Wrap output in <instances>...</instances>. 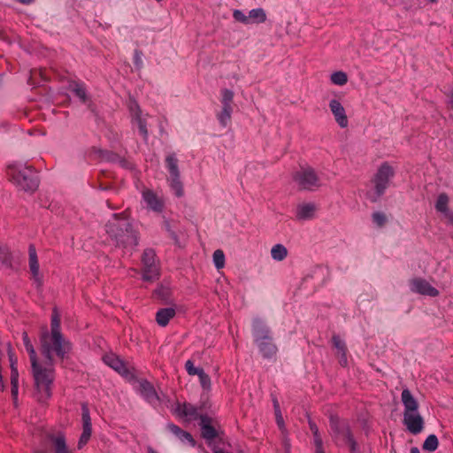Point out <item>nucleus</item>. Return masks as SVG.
Listing matches in <instances>:
<instances>
[{"instance_id":"obj_4","label":"nucleus","mask_w":453,"mask_h":453,"mask_svg":"<svg viewBox=\"0 0 453 453\" xmlns=\"http://www.w3.org/2000/svg\"><path fill=\"white\" fill-rule=\"evenodd\" d=\"M7 175L20 190L34 192L39 186L37 173L32 166L20 163L11 164L7 168Z\"/></svg>"},{"instance_id":"obj_17","label":"nucleus","mask_w":453,"mask_h":453,"mask_svg":"<svg viewBox=\"0 0 453 453\" xmlns=\"http://www.w3.org/2000/svg\"><path fill=\"white\" fill-rule=\"evenodd\" d=\"M317 206L313 203H300L296 207V217L299 220H311L315 217Z\"/></svg>"},{"instance_id":"obj_55","label":"nucleus","mask_w":453,"mask_h":453,"mask_svg":"<svg viewBox=\"0 0 453 453\" xmlns=\"http://www.w3.org/2000/svg\"><path fill=\"white\" fill-rule=\"evenodd\" d=\"M148 453H157V451H155L153 449L150 448L148 449Z\"/></svg>"},{"instance_id":"obj_42","label":"nucleus","mask_w":453,"mask_h":453,"mask_svg":"<svg viewBox=\"0 0 453 453\" xmlns=\"http://www.w3.org/2000/svg\"><path fill=\"white\" fill-rule=\"evenodd\" d=\"M313 441L316 447L315 453H325L323 449V441L319 433L317 434H313Z\"/></svg>"},{"instance_id":"obj_20","label":"nucleus","mask_w":453,"mask_h":453,"mask_svg":"<svg viewBox=\"0 0 453 453\" xmlns=\"http://www.w3.org/2000/svg\"><path fill=\"white\" fill-rule=\"evenodd\" d=\"M142 198L148 208L157 212L162 211L164 206L163 202L157 196V195L153 191H143Z\"/></svg>"},{"instance_id":"obj_2","label":"nucleus","mask_w":453,"mask_h":453,"mask_svg":"<svg viewBox=\"0 0 453 453\" xmlns=\"http://www.w3.org/2000/svg\"><path fill=\"white\" fill-rule=\"evenodd\" d=\"M105 231L118 248L132 251L138 245V233L124 213H114L106 223Z\"/></svg>"},{"instance_id":"obj_11","label":"nucleus","mask_w":453,"mask_h":453,"mask_svg":"<svg viewBox=\"0 0 453 453\" xmlns=\"http://www.w3.org/2000/svg\"><path fill=\"white\" fill-rule=\"evenodd\" d=\"M81 418H82V434L80 437L78 447L82 448L88 440L92 434V425L88 407L86 403L81 404Z\"/></svg>"},{"instance_id":"obj_14","label":"nucleus","mask_w":453,"mask_h":453,"mask_svg":"<svg viewBox=\"0 0 453 453\" xmlns=\"http://www.w3.org/2000/svg\"><path fill=\"white\" fill-rule=\"evenodd\" d=\"M411 290L420 295L437 296L439 291L430 285L428 281L421 278H415L410 282Z\"/></svg>"},{"instance_id":"obj_22","label":"nucleus","mask_w":453,"mask_h":453,"mask_svg":"<svg viewBox=\"0 0 453 453\" xmlns=\"http://www.w3.org/2000/svg\"><path fill=\"white\" fill-rule=\"evenodd\" d=\"M202 436L206 440H212L217 436L215 428L211 426V419L208 416L200 417Z\"/></svg>"},{"instance_id":"obj_45","label":"nucleus","mask_w":453,"mask_h":453,"mask_svg":"<svg viewBox=\"0 0 453 453\" xmlns=\"http://www.w3.org/2000/svg\"><path fill=\"white\" fill-rule=\"evenodd\" d=\"M170 432H172L173 434H175L177 437L180 436V434L182 433L183 430H181L178 426L174 424H169L167 426Z\"/></svg>"},{"instance_id":"obj_27","label":"nucleus","mask_w":453,"mask_h":453,"mask_svg":"<svg viewBox=\"0 0 453 453\" xmlns=\"http://www.w3.org/2000/svg\"><path fill=\"white\" fill-rule=\"evenodd\" d=\"M271 256L276 261H282L288 256V250L282 244H275L271 250Z\"/></svg>"},{"instance_id":"obj_33","label":"nucleus","mask_w":453,"mask_h":453,"mask_svg":"<svg viewBox=\"0 0 453 453\" xmlns=\"http://www.w3.org/2000/svg\"><path fill=\"white\" fill-rule=\"evenodd\" d=\"M439 445L438 438L434 434H430L427 436V438L425 440L423 443V449L426 450L428 452L434 451Z\"/></svg>"},{"instance_id":"obj_19","label":"nucleus","mask_w":453,"mask_h":453,"mask_svg":"<svg viewBox=\"0 0 453 453\" xmlns=\"http://www.w3.org/2000/svg\"><path fill=\"white\" fill-rule=\"evenodd\" d=\"M264 358L273 359L276 357L278 348L273 343V338L256 342Z\"/></svg>"},{"instance_id":"obj_24","label":"nucleus","mask_w":453,"mask_h":453,"mask_svg":"<svg viewBox=\"0 0 453 453\" xmlns=\"http://www.w3.org/2000/svg\"><path fill=\"white\" fill-rule=\"evenodd\" d=\"M175 310L173 308H163L157 311L156 320L161 326H165L170 319L175 316Z\"/></svg>"},{"instance_id":"obj_51","label":"nucleus","mask_w":453,"mask_h":453,"mask_svg":"<svg viewBox=\"0 0 453 453\" xmlns=\"http://www.w3.org/2000/svg\"><path fill=\"white\" fill-rule=\"evenodd\" d=\"M444 216L449 223H453V211H449L444 214Z\"/></svg>"},{"instance_id":"obj_9","label":"nucleus","mask_w":453,"mask_h":453,"mask_svg":"<svg viewBox=\"0 0 453 453\" xmlns=\"http://www.w3.org/2000/svg\"><path fill=\"white\" fill-rule=\"evenodd\" d=\"M394 175L395 171L388 163H383L379 167L372 180L377 196H380L385 193Z\"/></svg>"},{"instance_id":"obj_18","label":"nucleus","mask_w":453,"mask_h":453,"mask_svg":"<svg viewBox=\"0 0 453 453\" xmlns=\"http://www.w3.org/2000/svg\"><path fill=\"white\" fill-rule=\"evenodd\" d=\"M29 254V269L33 275L34 280L37 283L38 286L42 284L41 276L39 273V262L37 258L35 247L31 244L28 248Z\"/></svg>"},{"instance_id":"obj_10","label":"nucleus","mask_w":453,"mask_h":453,"mask_svg":"<svg viewBox=\"0 0 453 453\" xmlns=\"http://www.w3.org/2000/svg\"><path fill=\"white\" fill-rule=\"evenodd\" d=\"M128 107L133 124L138 127L140 134L146 140L149 134L147 129V123L145 118H143L140 106L135 101H130Z\"/></svg>"},{"instance_id":"obj_28","label":"nucleus","mask_w":453,"mask_h":453,"mask_svg":"<svg viewBox=\"0 0 453 453\" xmlns=\"http://www.w3.org/2000/svg\"><path fill=\"white\" fill-rule=\"evenodd\" d=\"M232 111L233 107H222L221 111L217 114V119L223 127H226L230 122Z\"/></svg>"},{"instance_id":"obj_5","label":"nucleus","mask_w":453,"mask_h":453,"mask_svg":"<svg viewBox=\"0 0 453 453\" xmlns=\"http://www.w3.org/2000/svg\"><path fill=\"white\" fill-rule=\"evenodd\" d=\"M401 400L404 407L403 424L407 430L413 434H419L424 428V419L418 412V403L408 388L401 394Z\"/></svg>"},{"instance_id":"obj_48","label":"nucleus","mask_w":453,"mask_h":453,"mask_svg":"<svg viewBox=\"0 0 453 453\" xmlns=\"http://www.w3.org/2000/svg\"><path fill=\"white\" fill-rule=\"evenodd\" d=\"M9 359H10V363H11V370H12V365L13 367H18L17 366V358L14 357L13 353L9 350Z\"/></svg>"},{"instance_id":"obj_38","label":"nucleus","mask_w":453,"mask_h":453,"mask_svg":"<svg viewBox=\"0 0 453 453\" xmlns=\"http://www.w3.org/2000/svg\"><path fill=\"white\" fill-rule=\"evenodd\" d=\"M213 262L218 269H221L225 265V255L221 250H217L213 253Z\"/></svg>"},{"instance_id":"obj_37","label":"nucleus","mask_w":453,"mask_h":453,"mask_svg":"<svg viewBox=\"0 0 453 453\" xmlns=\"http://www.w3.org/2000/svg\"><path fill=\"white\" fill-rule=\"evenodd\" d=\"M331 81L339 86L345 85L348 81L347 74L344 72H335L331 75Z\"/></svg>"},{"instance_id":"obj_39","label":"nucleus","mask_w":453,"mask_h":453,"mask_svg":"<svg viewBox=\"0 0 453 453\" xmlns=\"http://www.w3.org/2000/svg\"><path fill=\"white\" fill-rule=\"evenodd\" d=\"M372 221L374 222V224H376L379 227L383 226L387 223V220H388L385 213L380 212V211L373 212L372 215Z\"/></svg>"},{"instance_id":"obj_36","label":"nucleus","mask_w":453,"mask_h":453,"mask_svg":"<svg viewBox=\"0 0 453 453\" xmlns=\"http://www.w3.org/2000/svg\"><path fill=\"white\" fill-rule=\"evenodd\" d=\"M0 262L7 268L12 267V256L9 250L4 246H0Z\"/></svg>"},{"instance_id":"obj_15","label":"nucleus","mask_w":453,"mask_h":453,"mask_svg":"<svg viewBox=\"0 0 453 453\" xmlns=\"http://www.w3.org/2000/svg\"><path fill=\"white\" fill-rule=\"evenodd\" d=\"M252 334L255 342L273 338L270 328L265 321L259 318H255L252 321Z\"/></svg>"},{"instance_id":"obj_35","label":"nucleus","mask_w":453,"mask_h":453,"mask_svg":"<svg viewBox=\"0 0 453 453\" xmlns=\"http://www.w3.org/2000/svg\"><path fill=\"white\" fill-rule=\"evenodd\" d=\"M234 99V92L230 89L224 88L221 90L222 107H232Z\"/></svg>"},{"instance_id":"obj_21","label":"nucleus","mask_w":453,"mask_h":453,"mask_svg":"<svg viewBox=\"0 0 453 453\" xmlns=\"http://www.w3.org/2000/svg\"><path fill=\"white\" fill-rule=\"evenodd\" d=\"M176 411L179 415L185 417L188 421L200 419L202 416L199 414V411L195 405L188 403L179 404Z\"/></svg>"},{"instance_id":"obj_40","label":"nucleus","mask_w":453,"mask_h":453,"mask_svg":"<svg viewBox=\"0 0 453 453\" xmlns=\"http://www.w3.org/2000/svg\"><path fill=\"white\" fill-rule=\"evenodd\" d=\"M334 347L337 349V355L346 352L345 342L340 338L339 335H334L332 338Z\"/></svg>"},{"instance_id":"obj_6","label":"nucleus","mask_w":453,"mask_h":453,"mask_svg":"<svg viewBox=\"0 0 453 453\" xmlns=\"http://www.w3.org/2000/svg\"><path fill=\"white\" fill-rule=\"evenodd\" d=\"M330 429L335 440H339L350 447L351 453H356L357 443L354 441L347 422L336 416H330Z\"/></svg>"},{"instance_id":"obj_12","label":"nucleus","mask_w":453,"mask_h":453,"mask_svg":"<svg viewBox=\"0 0 453 453\" xmlns=\"http://www.w3.org/2000/svg\"><path fill=\"white\" fill-rule=\"evenodd\" d=\"M185 369L188 375L194 376L197 375L199 378L201 387L206 390H211V381L210 376L204 372L203 369L196 367L194 365V362L190 359L187 360L185 363Z\"/></svg>"},{"instance_id":"obj_31","label":"nucleus","mask_w":453,"mask_h":453,"mask_svg":"<svg viewBox=\"0 0 453 453\" xmlns=\"http://www.w3.org/2000/svg\"><path fill=\"white\" fill-rule=\"evenodd\" d=\"M71 91H73L75 96L82 102L86 103L87 101V91L83 84L81 83H73L70 86Z\"/></svg>"},{"instance_id":"obj_47","label":"nucleus","mask_w":453,"mask_h":453,"mask_svg":"<svg viewBox=\"0 0 453 453\" xmlns=\"http://www.w3.org/2000/svg\"><path fill=\"white\" fill-rule=\"evenodd\" d=\"M274 407L276 409V412H280V411H279V404H278V402L276 400L274 401ZM277 423H278V425H279V426L280 428H283L284 424H283V419H282V417H281L280 413H277Z\"/></svg>"},{"instance_id":"obj_13","label":"nucleus","mask_w":453,"mask_h":453,"mask_svg":"<svg viewBox=\"0 0 453 453\" xmlns=\"http://www.w3.org/2000/svg\"><path fill=\"white\" fill-rule=\"evenodd\" d=\"M138 391L141 395L151 405L160 403V397L151 383L145 380H142L138 384Z\"/></svg>"},{"instance_id":"obj_44","label":"nucleus","mask_w":453,"mask_h":453,"mask_svg":"<svg viewBox=\"0 0 453 453\" xmlns=\"http://www.w3.org/2000/svg\"><path fill=\"white\" fill-rule=\"evenodd\" d=\"M11 384H19L18 367L12 366V370H11Z\"/></svg>"},{"instance_id":"obj_43","label":"nucleus","mask_w":453,"mask_h":453,"mask_svg":"<svg viewBox=\"0 0 453 453\" xmlns=\"http://www.w3.org/2000/svg\"><path fill=\"white\" fill-rule=\"evenodd\" d=\"M182 442H188L190 446L194 447L196 442L193 439L192 435L185 431H182V433L178 437Z\"/></svg>"},{"instance_id":"obj_53","label":"nucleus","mask_w":453,"mask_h":453,"mask_svg":"<svg viewBox=\"0 0 453 453\" xmlns=\"http://www.w3.org/2000/svg\"><path fill=\"white\" fill-rule=\"evenodd\" d=\"M411 453H420L418 449L417 448H412L411 450Z\"/></svg>"},{"instance_id":"obj_46","label":"nucleus","mask_w":453,"mask_h":453,"mask_svg":"<svg viewBox=\"0 0 453 453\" xmlns=\"http://www.w3.org/2000/svg\"><path fill=\"white\" fill-rule=\"evenodd\" d=\"M12 385V395L13 399L14 404H17L18 401V394H19V384H11Z\"/></svg>"},{"instance_id":"obj_34","label":"nucleus","mask_w":453,"mask_h":453,"mask_svg":"<svg viewBox=\"0 0 453 453\" xmlns=\"http://www.w3.org/2000/svg\"><path fill=\"white\" fill-rule=\"evenodd\" d=\"M53 446L55 453H73L66 447L65 441L63 436H58L53 439Z\"/></svg>"},{"instance_id":"obj_50","label":"nucleus","mask_w":453,"mask_h":453,"mask_svg":"<svg viewBox=\"0 0 453 453\" xmlns=\"http://www.w3.org/2000/svg\"><path fill=\"white\" fill-rule=\"evenodd\" d=\"M338 356L340 357V364L342 365V366H345L347 365V355H346V352H343V353H341V354H338Z\"/></svg>"},{"instance_id":"obj_52","label":"nucleus","mask_w":453,"mask_h":453,"mask_svg":"<svg viewBox=\"0 0 453 453\" xmlns=\"http://www.w3.org/2000/svg\"><path fill=\"white\" fill-rule=\"evenodd\" d=\"M283 444H284L286 451L288 452L289 449H290V444H289V441H288V440L287 438H284Z\"/></svg>"},{"instance_id":"obj_23","label":"nucleus","mask_w":453,"mask_h":453,"mask_svg":"<svg viewBox=\"0 0 453 453\" xmlns=\"http://www.w3.org/2000/svg\"><path fill=\"white\" fill-rule=\"evenodd\" d=\"M104 362L120 374L127 372V369L123 361L113 354L105 355L104 357Z\"/></svg>"},{"instance_id":"obj_30","label":"nucleus","mask_w":453,"mask_h":453,"mask_svg":"<svg viewBox=\"0 0 453 453\" xmlns=\"http://www.w3.org/2000/svg\"><path fill=\"white\" fill-rule=\"evenodd\" d=\"M166 167L169 171L170 175L179 174L178 159L174 154H170L165 158Z\"/></svg>"},{"instance_id":"obj_1","label":"nucleus","mask_w":453,"mask_h":453,"mask_svg":"<svg viewBox=\"0 0 453 453\" xmlns=\"http://www.w3.org/2000/svg\"><path fill=\"white\" fill-rule=\"evenodd\" d=\"M41 354L47 360H54V356L64 359L70 352L72 345L60 331V316L53 310L50 332L44 331L40 337Z\"/></svg>"},{"instance_id":"obj_49","label":"nucleus","mask_w":453,"mask_h":453,"mask_svg":"<svg viewBox=\"0 0 453 453\" xmlns=\"http://www.w3.org/2000/svg\"><path fill=\"white\" fill-rule=\"evenodd\" d=\"M309 426H310V429H311L312 434H317L319 433V427L313 421L309 420Z\"/></svg>"},{"instance_id":"obj_26","label":"nucleus","mask_w":453,"mask_h":453,"mask_svg":"<svg viewBox=\"0 0 453 453\" xmlns=\"http://www.w3.org/2000/svg\"><path fill=\"white\" fill-rule=\"evenodd\" d=\"M168 181L170 183V187L174 192V194L180 197L183 196V187L182 183L180 180V173L176 175H170Z\"/></svg>"},{"instance_id":"obj_29","label":"nucleus","mask_w":453,"mask_h":453,"mask_svg":"<svg viewBox=\"0 0 453 453\" xmlns=\"http://www.w3.org/2000/svg\"><path fill=\"white\" fill-rule=\"evenodd\" d=\"M449 196L445 193H441L438 196L436 203H435V209L445 214L447 211H449L448 204H449Z\"/></svg>"},{"instance_id":"obj_56","label":"nucleus","mask_w":453,"mask_h":453,"mask_svg":"<svg viewBox=\"0 0 453 453\" xmlns=\"http://www.w3.org/2000/svg\"><path fill=\"white\" fill-rule=\"evenodd\" d=\"M431 3H436L437 0H429Z\"/></svg>"},{"instance_id":"obj_7","label":"nucleus","mask_w":453,"mask_h":453,"mask_svg":"<svg viewBox=\"0 0 453 453\" xmlns=\"http://www.w3.org/2000/svg\"><path fill=\"white\" fill-rule=\"evenodd\" d=\"M142 280L155 281L159 278V267L156 258V253L152 249H147L142 254Z\"/></svg>"},{"instance_id":"obj_54","label":"nucleus","mask_w":453,"mask_h":453,"mask_svg":"<svg viewBox=\"0 0 453 453\" xmlns=\"http://www.w3.org/2000/svg\"><path fill=\"white\" fill-rule=\"evenodd\" d=\"M19 2L22 4H29L30 2H32V0H19Z\"/></svg>"},{"instance_id":"obj_3","label":"nucleus","mask_w":453,"mask_h":453,"mask_svg":"<svg viewBox=\"0 0 453 453\" xmlns=\"http://www.w3.org/2000/svg\"><path fill=\"white\" fill-rule=\"evenodd\" d=\"M55 360L38 358L31 362L32 374L35 380V396L44 403L51 396V388L55 380Z\"/></svg>"},{"instance_id":"obj_8","label":"nucleus","mask_w":453,"mask_h":453,"mask_svg":"<svg viewBox=\"0 0 453 453\" xmlns=\"http://www.w3.org/2000/svg\"><path fill=\"white\" fill-rule=\"evenodd\" d=\"M293 179L302 189L313 190L320 187L319 179L314 169L311 167L302 168L296 172Z\"/></svg>"},{"instance_id":"obj_32","label":"nucleus","mask_w":453,"mask_h":453,"mask_svg":"<svg viewBox=\"0 0 453 453\" xmlns=\"http://www.w3.org/2000/svg\"><path fill=\"white\" fill-rule=\"evenodd\" d=\"M22 340H23V343L26 348V350L27 351V353L29 355L30 362L37 359L36 352H35V350L33 347V344L26 332H24L22 334Z\"/></svg>"},{"instance_id":"obj_16","label":"nucleus","mask_w":453,"mask_h":453,"mask_svg":"<svg viewBox=\"0 0 453 453\" xmlns=\"http://www.w3.org/2000/svg\"><path fill=\"white\" fill-rule=\"evenodd\" d=\"M329 108L334 117L336 123L342 128L347 127L349 125V120L342 104L337 99H332L329 102Z\"/></svg>"},{"instance_id":"obj_25","label":"nucleus","mask_w":453,"mask_h":453,"mask_svg":"<svg viewBox=\"0 0 453 453\" xmlns=\"http://www.w3.org/2000/svg\"><path fill=\"white\" fill-rule=\"evenodd\" d=\"M248 18L250 19V25L261 24L265 22L267 15L263 8H256L249 12Z\"/></svg>"},{"instance_id":"obj_41","label":"nucleus","mask_w":453,"mask_h":453,"mask_svg":"<svg viewBox=\"0 0 453 453\" xmlns=\"http://www.w3.org/2000/svg\"><path fill=\"white\" fill-rule=\"evenodd\" d=\"M233 17L234 19L244 25H250V19L248 18V15H246L241 10H234L233 12Z\"/></svg>"}]
</instances>
